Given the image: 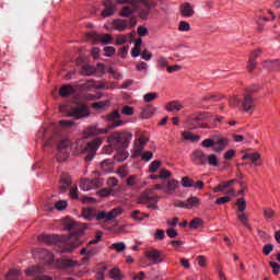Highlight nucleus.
<instances>
[{
    "instance_id": "c9c22d12",
    "label": "nucleus",
    "mask_w": 280,
    "mask_h": 280,
    "mask_svg": "<svg viewBox=\"0 0 280 280\" xmlns=\"http://www.w3.org/2000/svg\"><path fill=\"white\" fill-rule=\"evenodd\" d=\"M71 94V85H62L59 90V96L62 98H67Z\"/></svg>"
},
{
    "instance_id": "f3484780",
    "label": "nucleus",
    "mask_w": 280,
    "mask_h": 280,
    "mask_svg": "<svg viewBox=\"0 0 280 280\" xmlns=\"http://www.w3.org/2000/svg\"><path fill=\"white\" fill-rule=\"evenodd\" d=\"M183 109H184V105H183V103H180L178 101H172L170 103H166V105H165V110L170 112V113L176 114Z\"/></svg>"
},
{
    "instance_id": "6e6d98bb",
    "label": "nucleus",
    "mask_w": 280,
    "mask_h": 280,
    "mask_svg": "<svg viewBox=\"0 0 280 280\" xmlns=\"http://www.w3.org/2000/svg\"><path fill=\"white\" fill-rule=\"evenodd\" d=\"M178 31L179 32H189L190 31V24L187 21L179 22Z\"/></svg>"
},
{
    "instance_id": "6e6552de",
    "label": "nucleus",
    "mask_w": 280,
    "mask_h": 280,
    "mask_svg": "<svg viewBox=\"0 0 280 280\" xmlns=\"http://www.w3.org/2000/svg\"><path fill=\"white\" fill-rule=\"evenodd\" d=\"M144 257L149 259L152 266L163 262V255L160 250L151 248L144 253Z\"/></svg>"
},
{
    "instance_id": "de8ad7c7",
    "label": "nucleus",
    "mask_w": 280,
    "mask_h": 280,
    "mask_svg": "<svg viewBox=\"0 0 280 280\" xmlns=\"http://www.w3.org/2000/svg\"><path fill=\"white\" fill-rule=\"evenodd\" d=\"M117 118H120L119 110H114L104 117L106 121H114Z\"/></svg>"
},
{
    "instance_id": "774afa93",
    "label": "nucleus",
    "mask_w": 280,
    "mask_h": 280,
    "mask_svg": "<svg viewBox=\"0 0 280 280\" xmlns=\"http://www.w3.org/2000/svg\"><path fill=\"white\" fill-rule=\"evenodd\" d=\"M147 275L143 271H140L137 275H132V280H145Z\"/></svg>"
},
{
    "instance_id": "4468645a",
    "label": "nucleus",
    "mask_w": 280,
    "mask_h": 280,
    "mask_svg": "<svg viewBox=\"0 0 280 280\" xmlns=\"http://www.w3.org/2000/svg\"><path fill=\"white\" fill-rule=\"evenodd\" d=\"M179 13L184 18H191L195 15V9L189 2H184L182 5H179Z\"/></svg>"
},
{
    "instance_id": "bf43d9fd",
    "label": "nucleus",
    "mask_w": 280,
    "mask_h": 280,
    "mask_svg": "<svg viewBox=\"0 0 280 280\" xmlns=\"http://www.w3.org/2000/svg\"><path fill=\"white\" fill-rule=\"evenodd\" d=\"M160 201V199H152L150 201H147L145 206L147 208L149 209H152V210H159V207H158V202Z\"/></svg>"
},
{
    "instance_id": "ddd939ff",
    "label": "nucleus",
    "mask_w": 280,
    "mask_h": 280,
    "mask_svg": "<svg viewBox=\"0 0 280 280\" xmlns=\"http://www.w3.org/2000/svg\"><path fill=\"white\" fill-rule=\"evenodd\" d=\"M190 161H192L195 164L199 165H207V155L202 150L197 149L191 152Z\"/></svg>"
},
{
    "instance_id": "e433bc0d",
    "label": "nucleus",
    "mask_w": 280,
    "mask_h": 280,
    "mask_svg": "<svg viewBox=\"0 0 280 280\" xmlns=\"http://www.w3.org/2000/svg\"><path fill=\"white\" fill-rule=\"evenodd\" d=\"M229 103L232 108H237L241 107L243 101L238 96H231Z\"/></svg>"
},
{
    "instance_id": "f8f14e48",
    "label": "nucleus",
    "mask_w": 280,
    "mask_h": 280,
    "mask_svg": "<svg viewBox=\"0 0 280 280\" xmlns=\"http://www.w3.org/2000/svg\"><path fill=\"white\" fill-rule=\"evenodd\" d=\"M229 139L223 136H214V147L213 150L217 153H221L229 145Z\"/></svg>"
},
{
    "instance_id": "2f4dec72",
    "label": "nucleus",
    "mask_w": 280,
    "mask_h": 280,
    "mask_svg": "<svg viewBox=\"0 0 280 280\" xmlns=\"http://www.w3.org/2000/svg\"><path fill=\"white\" fill-rule=\"evenodd\" d=\"M223 98H224V96H219L217 94H210L207 96H202L201 102L202 103H209V102L217 103V102L222 101Z\"/></svg>"
},
{
    "instance_id": "e2e57ef3",
    "label": "nucleus",
    "mask_w": 280,
    "mask_h": 280,
    "mask_svg": "<svg viewBox=\"0 0 280 280\" xmlns=\"http://www.w3.org/2000/svg\"><path fill=\"white\" fill-rule=\"evenodd\" d=\"M232 187L228 185L226 183H222L217 188H214V192H224L226 189H231Z\"/></svg>"
},
{
    "instance_id": "aec40b11",
    "label": "nucleus",
    "mask_w": 280,
    "mask_h": 280,
    "mask_svg": "<svg viewBox=\"0 0 280 280\" xmlns=\"http://www.w3.org/2000/svg\"><path fill=\"white\" fill-rule=\"evenodd\" d=\"M70 184H71L70 175L65 174V173L62 175H60L59 189H60L61 192L67 191V189L70 188Z\"/></svg>"
},
{
    "instance_id": "9d476101",
    "label": "nucleus",
    "mask_w": 280,
    "mask_h": 280,
    "mask_svg": "<svg viewBox=\"0 0 280 280\" xmlns=\"http://www.w3.org/2000/svg\"><path fill=\"white\" fill-rule=\"evenodd\" d=\"M110 131V128L106 126V128H100L98 125H91L86 127L85 135L89 137H96L100 135H108Z\"/></svg>"
},
{
    "instance_id": "a211bd4d",
    "label": "nucleus",
    "mask_w": 280,
    "mask_h": 280,
    "mask_svg": "<svg viewBox=\"0 0 280 280\" xmlns=\"http://www.w3.org/2000/svg\"><path fill=\"white\" fill-rule=\"evenodd\" d=\"M104 11L101 12V16L103 18H107V16H113L116 12V7L113 2H110L109 0H106L104 2Z\"/></svg>"
},
{
    "instance_id": "7c9ffc66",
    "label": "nucleus",
    "mask_w": 280,
    "mask_h": 280,
    "mask_svg": "<svg viewBox=\"0 0 280 280\" xmlns=\"http://www.w3.org/2000/svg\"><path fill=\"white\" fill-rule=\"evenodd\" d=\"M236 218L243 224L245 229L252 230L253 228L249 224V219L246 213H236Z\"/></svg>"
},
{
    "instance_id": "4be33fe9",
    "label": "nucleus",
    "mask_w": 280,
    "mask_h": 280,
    "mask_svg": "<svg viewBox=\"0 0 280 280\" xmlns=\"http://www.w3.org/2000/svg\"><path fill=\"white\" fill-rule=\"evenodd\" d=\"M186 202V210H191L194 208L201 206V199L198 197H189L185 200Z\"/></svg>"
},
{
    "instance_id": "7ed1b4c3",
    "label": "nucleus",
    "mask_w": 280,
    "mask_h": 280,
    "mask_svg": "<svg viewBox=\"0 0 280 280\" xmlns=\"http://www.w3.org/2000/svg\"><path fill=\"white\" fill-rule=\"evenodd\" d=\"M103 140L104 139L102 137H96L90 141L86 147H83V141H77L75 144H73V155L86 153L84 160L86 162L93 161V159L96 156V151L100 150L103 143Z\"/></svg>"
},
{
    "instance_id": "37998d69",
    "label": "nucleus",
    "mask_w": 280,
    "mask_h": 280,
    "mask_svg": "<svg viewBox=\"0 0 280 280\" xmlns=\"http://www.w3.org/2000/svg\"><path fill=\"white\" fill-rule=\"evenodd\" d=\"M20 275L18 269H10L9 275H5V280H18Z\"/></svg>"
},
{
    "instance_id": "13d9d810",
    "label": "nucleus",
    "mask_w": 280,
    "mask_h": 280,
    "mask_svg": "<svg viewBox=\"0 0 280 280\" xmlns=\"http://www.w3.org/2000/svg\"><path fill=\"white\" fill-rule=\"evenodd\" d=\"M143 151V147L142 145H138L137 142L133 144V152H132V156L133 158H138L142 154Z\"/></svg>"
},
{
    "instance_id": "ea45409f",
    "label": "nucleus",
    "mask_w": 280,
    "mask_h": 280,
    "mask_svg": "<svg viewBox=\"0 0 280 280\" xmlns=\"http://www.w3.org/2000/svg\"><path fill=\"white\" fill-rule=\"evenodd\" d=\"M128 158H129V152H127L125 150L118 151L115 156L116 161H118V162L127 161Z\"/></svg>"
},
{
    "instance_id": "49530a36",
    "label": "nucleus",
    "mask_w": 280,
    "mask_h": 280,
    "mask_svg": "<svg viewBox=\"0 0 280 280\" xmlns=\"http://www.w3.org/2000/svg\"><path fill=\"white\" fill-rule=\"evenodd\" d=\"M57 266L59 268H70L71 267V260L69 258H62L60 260L57 261Z\"/></svg>"
},
{
    "instance_id": "6ab92c4d",
    "label": "nucleus",
    "mask_w": 280,
    "mask_h": 280,
    "mask_svg": "<svg viewBox=\"0 0 280 280\" xmlns=\"http://www.w3.org/2000/svg\"><path fill=\"white\" fill-rule=\"evenodd\" d=\"M83 234V230H79L78 233L72 232L71 235V248H78L82 245L81 235Z\"/></svg>"
},
{
    "instance_id": "0eeeda50",
    "label": "nucleus",
    "mask_w": 280,
    "mask_h": 280,
    "mask_svg": "<svg viewBox=\"0 0 280 280\" xmlns=\"http://www.w3.org/2000/svg\"><path fill=\"white\" fill-rule=\"evenodd\" d=\"M89 38L93 40L94 44H103V45H110L114 43V37L109 34L100 35L95 32L89 34Z\"/></svg>"
},
{
    "instance_id": "3c124183",
    "label": "nucleus",
    "mask_w": 280,
    "mask_h": 280,
    "mask_svg": "<svg viewBox=\"0 0 280 280\" xmlns=\"http://www.w3.org/2000/svg\"><path fill=\"white\" fill-rule=\"evenodd\" d=\"M107 271V267H102L98 271H96V273L94 275V279L96 280H105L106 277L104 275V272Z\"/></svg>"
},
{
    "instance_id": "69168bd1",
    "label": "nucleus",
    "mask_w": 280,
    "mask_h": 280,
    "mask_svg": "<svg viewBox=\"0 0 280 280\" xmlns=\"http://www.w3.org/2000/svg\"><path fill=\"white\" fill-rule=\"evenodd\" d=\"M96 68V73L100 74V77H103L106 74V66L104 63H97Z\"/></svg>"
},
{
    "instance_id": "2eb2a0df",
    "label": "nucleus",
    "mask_w": 280,
    "mask_h": 280,
    "mask_svg": "<svg viewBox=\"0 0 280 280\" xmlns=\"http://www.w3.org/2000/svg\"><path fill=\"white\" fill-rule=\"evenodd\" d=\"M155 199H160V197L159 196H154L152 189H147V190H144L142 192V195H140L139 203L140 205H147L148 201L155 200Z\"/></svg>"
},
{
    "instance_id": "0e129e2a",
    "label": "nucleus",
    "mask_w": 280,
    "mask_h": 280,
    "mask_svg": "<svg viewBox=\"0 0 280 280\" xmlns=\"http://www.w3.org/2000/svg\"><path fill=\"white\" fill-rule=\"evenodd\" d=\"M93 89H97V90H103V89H108V86H106V82L105 81H95L93 80Z\"/></svg>"
},
{
    "instance_id": "09e8293b",
    "label": "nucleus",
    "mask_w": 280,
    "mask_h": 280,
    "mask_svg": "<svg viewBox=\"0 0 280 280\" xmlns=\"http://www.w3.org/2000/svg\"><path fill=\"white\" fill-rule=\"evenodd\" d=\"M158 98V93L156 92H150L143 95V101L145 103L153 102Z\"/></svg>"
},
{
    "instance_id": "f704fd0d",
    "label": "nucleus",
    "mask_w": 280,
    "mask_h": 280,
    "mask_svg": "<svg viewBox=\"0 0 280 280\" xmlns=\"http://www.w3.org/2000/svg\"><path fill=\"white\" fill-rule=\"evenodd\" d=\"M183 138L186 141H191V142H198L200 140V136H196L189 131H184Z\"/></svg>"
},
{
    "instance_id": "393cba45",
    "label": "nucleus",
    "mask_w": 280,
    "mask_h": 280,
    "mask_svg": "<svg viewBox=\"0 0 280 280\" xmlns=\"http://www.w3.org/2000/svg\"><path fill=\"white\" fill-rule=\"evenodd\" d=\"M260 66H262V68H265L266 70H276L277 68L280 67V61L279 60H265L262 61V63H260Z\"/></svg>"
},
{
    "instance_id": "a878e982",
    "label": "nucleus",
    "mask_w": 280,
    "mask_h": 280,
    "mask_svg": "<svg viewBox=\"0 0 280 280\" xmlns=\"http://www.w3.org/2000/svg\"><path fill=\"white\" fill-rule=\"evenodd\" d=\"M80 73L84 77H93L96 74V68L92 65H85L82 70H80Z\"/></svg>"
},
{
    "instance_id": "b1692460",
    "label": "nucleus",
    "mask_w": 280,
    "mask_h": 280,
    "mask_svg": "<svg viewBox=\"0 0 280 280\" xmlns=\"http://www.w3.org/2000/svg\"><path fill=\"white\" fill-rule=\"evenodd\" d=\"M107 276L112 280H124V279H126V276L121 272V270L119 268L110 269Z\"/></svg>"
},
{
    "instance_id": "cd10ccee",
    "label": "nucleus",
    "mask_w": 280,
    "mask_h": 280,
    "mask_svg": "<svg viewBox=\"0 0 280 280\" xmlns=\"http://www.w3.org/2000/svg\"><path fill=\"white\" fill-rule=\"evenodd\" d=\"M206 164H209L211 167H218L220 165V160L214 153H211L206 156Z\"/></svg>"
},
{
    "instance_id": "20e7f679",
    "label": "nucleus",
    "mask_w": 280,
    "mask_h": 280,
    "mask_svg": "<svg viewBox=\"0 0 280 280\" xmlns=\"http://www.w3.org/2000/svg\"><path fill=\"white\" fill-rule=\"evenodd\" d=\"M124 213L122 208H113L109 212L101 211L98 213L95 212L94 208H84L82 211V215L84 219L89 221H93L96 218V221H113L116 218H119Z\"/></svg>"
},
{
    "instance_id": "c85d7f7f",
    "label": "nucleus",
    "mask_w": 280,
    "mask_h": 280,
    "mask_svg": "<svg viewBox=\"0 0 280 280\" xmlns=\"http://www.w3.org/2000/svg\"><path fill=\"white\" fill-rule=\"evenodd\" d=\"M269 22V19L266 16H260L257 19V33L262 34L266 31V23Z\"/></svg>"
},
{
    "instance_id": "c03bdc74",
    "label": "nucleus",
    "mask_w": 280,
    "mask_h": 280,
    "mask_svg": "<svg viewBox=\"0 0 280 280\" xmlns=\"http://www.w3.org/2000/svg\"><path fill=\"white\" fill-rule=\"evenodd\" d=\"M203 225V220L200 218L192 219L189 224V229H199Z\"/></svg>"
},
{
    "instance_id": "79ce46f5",
    "label": "nucleus",
    "mask_w": 280,
    "mask_h": 280,
    "mask_svg": "<svg viewBox=\"0 0 280 280\" xmlns=\"http://www.w3.org/2000/svg\"><path fill=\"white\" fill-rule=\"evenodd\" d=\"M43 269L39 266H33L30 269L25 270L26 276H35L37 273H42Z\"/></svg>"
},
{
    "instance_id": "dca6fc26",
    "label": "nucleus",
    "mask_w": 280,
    "mask_h": 280,
    "mask_svg": "<svg viewBox=\"0 0 280 280\" xmlns=\"http://www.w3.org/2000/svg\"><path fill=\"white\" fill-rule=\"evenodd\" d=\"M142 4H143V8H141L139 11V18L142 20H148L150 14V9H154L156 7V3L144 2Z\"/></svg>"
},
{
    "instance_id": "f03ea898",
    "label": "nucleus",
    "mask_w": 280,
    "mask_h": 280,
    "mask_svg": "<svg viewBox=\"0 0 280 280\" xmlns=\"http://www.w3.org/2000/svg\"><path fill=\"white\" fill-rule=\"evenodd\" d=\"M59 140L57 142V161L63 162L67 161L70 154V129L71 121L70 120H59Z\"/></svg>"
},
{
    "instance_id": "39448f33",
    "label": "nucleus",
    "mask_w": 280,
    "mask_h": 280,
    "mask_svg": "<svg viewBox=\"0 0 280 280\" xmlns=\"http://www.w3.org/2000/svg\"><path fill=\"white\" fill-rule=\"evenodd\" d=\"M132 138V133L126 131H114L107 137V144H109L113 149L126 150L129 147Z\"/></svg>"
},
{
    "instance_id": "4c0bfd02",
    "label": "nucleus",
    "mask_w": 280,
    "mask_h": 280,
    "mask_svg": "<svg viewBox=\"0 0 280 280\" xmlns=\"http://www.w3.org/2000/svg\"><path fill=\"white\" fill-rule=\"evenodd\" d=\"M79 188L83 191H89L93 189L90 184V179H80L79 182Z\"/></svg>"
},
{
    "instance_id": "603ef678",
    "label": "nucleus",
    "mask_w": 280,
    "mask_h": 280,
    "mask_svg": "<svg viewBox=\"0 0 280 280\" xmlns=\"http://www.w3.org/2000/svg\"><path fill=\"white\" fill-rule=\"evenodd\" d=\"M162 163L161 161H153L150 166H149V172L150 173H156V171L161 167Z\"/></svg>"
},
{
    "instance_id": "680f3d73",
    "label": "nucleus",
    "mask_w": 280,
    "mask_h": 280,
    "mask_svg": "<svg viewBox=\"0 0 280 280\" xmlns=\"http://www.w3.org/2000/svg\"><path fill=\"white\" fill-rule=\"evenodd\" d=\"M165 67H168V61L166 57H159L158 58V68L163 69Z\"/></svg>"
},
{
    "instance_id": "72a5a7b5",
    "label": "nucleus",
    "mask_w": 280,
    "mask_h": 280,
    "mask_svg": "<svg viewBox=\"0 0 280 280\" xmlns=\"http://www.w3.org/2000/svg\"><path fill=\"white\" fill-rule=\"evenodd\" d=\"M110 250H116L117 253H122L127 249V246L124 242L113 243L109 247Z\"/></svg>"
},
{
    "instance_id": "412c9836",
    "label": "nucleus",
    "mask_w": 280,
    "mask_h": 280,
    "mask_svg": "<svg viewBox=\"0 0 280 280\" xmlns=\"http://www.w3.org/2000/svg\"><path fill=\"white\" fill-rule=\"evenodd\" d=\"M113 28L118 32H125L128 28V22L122 19H116L113 21Z\"/></svg>"
},
{
    "instance_id": "5fc2aeb1",
    "label": "nucleus",
    "mask_w": 280,
    "mask_h": 280,
    "mask_svg": "<svg viewBox=\"0 0 280 280\" xmlns=\"http://www.w3.org/2000/svg\"><path fill=\"white\" fill-rule=\"evenodd\" d=\"M183 187L184 188H191L194 187V179H190L188 176L183 177L182 179Z\"/></svg>"
},
{
    "instance_id": "a19ab883",
    "label": "nucleus",
    "mask_w": 280,
    "mask_h": 280,
    "mask_svg": "<svg viewBox=\"0 0 280 280\" xmlns=\"http://www.w3.org/2000/svg\"><path fill=\"white\" fill-rule=\"evenodd\" d=\"M215 144V136H212V138H208V139H205L202 142H201V145L206 149H210V148H213Z\"/></svg>"
},
{
    "instance_id": "423d86ee",
    "label": "nucleus",
    "mask_w": 280,
    "mask_h": 280,
    "mask_svg": "<svg viewBox=\"0 0 280 280\" xmlns=\"http://www.w3.org/2000/svg\"><path fill=\"white\" fill-rule=\"evenodd\" d=\"M210 119H211V114L207 112H199V113L187 116L185 119V124L190 129H197V128H200L201 122L210 121Z\"/></svg>"
},
{
    "instance_id": "58836bf2",
    "label": "nucleus",
    "mask_w": 280,
    "mask_h": 280,
    "mask_svg": "<svg viewBox=\"0 0 280 280\" xmlns=\"http://www.w3.org/2000/svg\"><path fill=\"white\" fill-rule=\"evenodd\" d=\"M236 206H237V213H243L244 211H246V199L238 198L236 201Z\"/></svg>"
},
{
    "instance_id": "8fccbe9b",
    "label": "nucleus",
    "mask_w": 280,
    "mask_h": 280,
    "mask_svg": "<svg viewBox=\"0 0 280 280\" xmlns=\"http://www.w3.org/2000/svg\"><path fill=\"white\" fill-rule=\"evenodd\" d=\"M103 186V180L100 178H93L90 179V187H92V189H98Z\"/></svg>"
},
{
    "instance_id": "864d4df0",
    "label": "nucleus",
    "mask_w": 280,
    "mask_h": 280,
    "mask_svg": "<svg viewBox=\"0 0 280 280\" xmlns=\"http://www.w3.org/2000/svg\"><path fill=\"white\" fill-rule=\"evenodd\" d=\"M172 174L168 170L160 168L159 171V177L160 179H167L171 178Z\"/></svg>"
},
{
    "instance_id": "c756f323",
    "label": "nucleus",
    "mask_w": 280,
    "mask_h": 280,
    "mask_svg": "<svg viewBox=\"0 0 280 280\" xmlns=\"http://www.w3.org/2000/svg\"><path fill=\"white\" fill-rule=\"evenodd\" d=\"M59 112L62 117H70L71 116V106L70 102L63 103L59 106Z\"/></svg>"
},
{
    "instance_id": "a18cd8bd",
    "label": "nucleus",
    "mask_w": 280,
    "mask_h": 280,
    "mask_svg": "<svg viewBox=\"0 0 280 280\" xmlns=\"http://www.w3.org/2000/svg\"><path fill=\"white\" fill-rule=\"evenodd\" d=\"M131 35H118L116 37V45H126Z\"/></svg>"
},
{
    "instance_id": "473e14b6",
    "label": "nucleus",
    "mask_w": 280,
    "mask_h": 280,
    "mask_svg": "<svg viewBox=\"0 0 280 280\" xmlns=\"http://www.w3.org/2000/svg\"><path fill=\"white\" fill-rule=\"evenodd\" d=\"M177 187H178V180L170 179L168 183H166L165 192H173Z\"/></svg>"
},
{
    "instance_id": "f257e3e1",
    "label": "nucleus",
    "mask_w": 280,
    "mask_h": 280,
    "mask_svg": "<svg viewBox=\"0 0 280 280\" xmlns=\"http://www.w3.org/2000/svg\"><path fill=\"white\" fill-rule=\"evenodd\" d=\"M62 230L69 232L67 236H58L55 234H43L38 236V242L44 245L54 246L59 254L70 253L71 250V241H70V231H71V219L66 217L62 220Z\"/></svg>"
},
{
    "instance_id": "9b49d317",
    "label": "nucleus",
    "mask_w": 280,
    "mask_h": 280,
    "mask_svg": "<svg viewBox=\"0 0 280 280\" xmlns=\"http://www.w3.org/2000/svg\"><path fill=\"white\" fill-rule=\"evenodd\" d=\"M255 98L249 94L243 95V101L241 104L242 110L246 113H252L255 109Z\"/></svg>"
},
{
    "instance_id": "5701e85b",
    "label": "nucleus",
    "mask_w": 280,
    "mask_h": 280,
    "mask_svg": "<svg viewBox=\"0 0 280 280\" xmlns=\"http://www.w3.org/2000/svg\"><path fill=\"white\" fill-rule=\"evenodd\" d=\"M131 7H124L120 11V16L128 18L138 11V5L136 3H130Z\"/></svg>"
},
{
    "instance_id": "4d7b16f0",
    "label": "nucleus",
    "mask_w": 280,
    "mask_h": 280,
    "mask_svg": "<svg viewBox=\"0 0 280 280\" xmlns=\"http://www.w3.org/2000/svg\"><path fill=\"white\" fill-rule=\"evenodd\" d=\"M91 89H94L93 80H89L82 85H80V90L89 92Z\"/></svg>"
},
{
    "instance_id": "1a4fd4ad",
    "label": "nucleus",
    "mask_w": 280,
    "mask_h": 280,
    "mask_svg": "<svg viewBox=\"0 0 280 280\" xmlns=\"http://www.w3.org/2000/svg\"><path fill=\"white\" fill-rule=\"evenodd\" d=\"M90 116V108L86 104H80L78 107L73 108L71 112V117L75 119H82Z\"/></svg>"
},
{
    "instance_id": "052dcab7",
    "label": "nucleus",
    "mask_w": 280,
    "mask_h": 280,
    "mask_svg": "<svg viewBox=\"0 0 280 280\" xmlns=\"http://www.w3.org/2000/svg\"><path fill=\"white\" fill-rule=\"evenodd\" d=\"M108 105V101H101L98 103H92V108L100 110Z\"/></svg>"
},
{
    "instance_id": "bb28decb",
    "label": "nucleus",
    "mask_w": 280,
    "mask_h": 280,
    "mask_svg": "<svg viewBox=\"0 0 280 280\" xmlns=\"http://www.w3.org/2000/svg\"><path fill=\"white\" fill-rule=\"evenodd\" d=\"M262 215L266 221H272L277 217V213L272 208L266 207L262 208Z\"/></svg>"
},
{
    "instance_id": "338daca9",
    "label": "nucleus",
    "mask_w": 280,
    "mask_h": 280,
    "mask_svg": "<svg viewBox=\"0 0 280 280\" xmlns=\"http://www.w3.org/2000/svg\"><path fill=\"white\" fill-rule=\"evenodd\" d=\"M68 207V201L66 200H59L56 202V209L58 211H63Z\"/></svg>"
}]
</instances>
